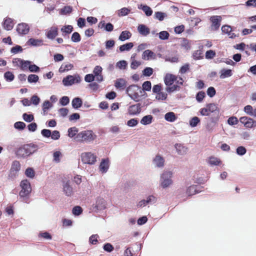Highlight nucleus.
Returning <instances> with one entry per match:
<instances>
[{"label": "nucleus", "instance_id": "1", "mask_svg": "<svg viewBox=\"0 0 256 256\" xmlns=\"http://www.w3.org/2000/svg\"><path fill=\"white\" fill-rule=\"evenodd\" d=\"M42 144H36L34 142L24 144L15 150V154L18 158L26 159L36 152Z\"/></svg>", "mask_w": 256, "mask_h": 256}, {"label": "nucleus", "instance_id": "2", "mask_svg": "<svg viewBox=\"0 0 256 256\" xmlns=\"http://www.w3.org/2000/svg\"><path fill=\"white\" fill-rule=\"evenodd\" d=\"M21 190L19 192V200L20 202L29 204L30 202L32 187L30 182L26 179L21 181L20 184Z\"/></svg>", "mask_w": 256, "mask_h": 256}, {"label": "nucleus", "instance_id": "3", "mask_svg": "<svg viewBox=\"0 0 256 256\" xmlns=\"http://www.w3.org/2000/svg\"><path fill=\"white\" fill-rule=\"evenodd\" d=\"M96 138V136L92 130H84L78 133L74 137V140L79 142H90Z\"/></svg>", "mask_w": 256, "mask_h": 256}, {"label": "nucleus", "instance_id": "4", "mask_svg": "<svg viewBox=\"0 0 256 256\" xmlns=\"http://www.w3.org/2000/svg\"><path fill=\"white\" fill-rule=\"evenodd\" d=\"M138 90H140V86L136 84H132L126 88V92L131 99L138 102L140 100V96L138 92Z\"/></svg>", "mask_w": 256, "mask_h": 256}, {"label": "nucleus", "instance_id": "5", "mask_svg": "<svg viewBox=\"0 0 256 256\" xmlns=\"http://www.w3.org/2000/svg\"><path fill=\"white\" fill-rule=\"evenodd\" d=\"M172 172L170 171L164 172L160 176V184L162 188H165L172 184Z\"/></svg>", "mask_w": 256, "mask_h": 256}, {"label": "nucleus", "instance_id": "6", "mask_svg": "<svg viewBox=\"0 0 256 256\" xmlns=\"http://www.w3.org/2000/svg\"><path fill=\"white\" fill-rule=\"evenodd\" d=\"M80 81V76L78 74H76L73 76H67L63 78L62 82L64 86H71L75 84H79Z\"/></svg>", "mask_w": 256, "mask_h": 256}, {"label": "nucleus", "instance_id": "7", "mask_svg": "<svg viewBox=\"0 0 256 256\" xmlns=\"http://www.w3.org/2000/svg\"><path fill=\"white\" fill-rule=\"evenodd\" d=\"M62 189L64 194L67 196H71L74 195V190L72 186L70 184V180H62Z\"/></svg>", "mask_w": 256, "mask_h": 256}, {"label": "nucleus", "instance_id": "8", "mask_svg": "<svg viewBox=\"0 0 256 256\" xmlns=\"http://www.w3.org/2000/svg\"><path fill=\"white\" fill-rule=\"evenodd\" d=\"M83 163L88 164H94L96 159V156L90 152L82 153L81 156Z\"/></svg>", "mask_w": 256, "mask_h": 256}, {"label": "nucleus", "instance_id": "9", "mask_svg": "<svg viewBox=\"0 0 256 256\" xmlns=\"http://www.w3.org/2000/svg\"><path fill=\"white\" fill-rule=\"evenodd\" d=\"M20 169V164L18 161L14 160L13 162L12 167L8 174V178L14 180L18 176V172Z\"/></svg>", "mask_w": 256, "mask_h": 256}, {"label": "nucleus", "instance_id": "10", "mask_svg": "<svg viewBox=\"0 0 256 256\" xmlns=\"http://www.w3.org/2000/svg\"><path fill=\"white\" fill-rule=\"evenodd\" d=\"M210 20L212 22L210 26L212 30H217L219 29L222 18L220 16H212L210 17Z\"/></svg>", "mask_w": 256, "mask_h": 256}, {"label": "nucleus", "instance_id": "11", "mask_svg": "<svg viewBox=\"0 0 256 256\" xmlns=\"http://www.w3.org/2000/svg\"><path fill=\"white\" fill-rule=\"evenodd\" d=\"M106 208V202L105 200L100 198H97L96 202L92 206V210L94 212L104 210Z\"/></svg>", "mask_w": 256, "mask_h": 256}, {"label": "nucleus", "instance_id": "12", "mask_svg": "<svg viewBox=\"0 0 256 256\" xmlns=\"http://www.w3.org/2000/svg\"><path fill=\"white\" fill-rule=\"evenodd\" d=\"M142 107L140 103L130 106L128 108V112L131 116L138 115L140 113Z\"/></svg>", "mask_w": 256, "mask_h": 256}, {"label": "nucleus", "instance_id": "13", "mask_svg": "<svg viewBox=\"0 0 256 256\" xmlns=\"http://www.w3.org/2000/svg\"><path fill=\"white\" fill-rule=\"evenodd\" d=\"M16 30L19 34L25 35L29 32L30 26L26 23H20L18 24Z\"/></svg>", "mask_w": 256, "mask_h": 256}, {"label": "nucleus", "instance_id": "14", "mask_svg": "<svg viewBox=\"0 0 256 256\" xmlns=\"http://www.w3.org/2000/svg\"><path fill=\"white\" fill-rule=\"evenodd\" d=\"M202 188V187L200 185H192L187 188L186 192L188 196H190L200 192Z\"/></svg>", "mask_w": 256, "mask_h": 256}, {"label": "nucleus", "instance_id": "15", "mask_svg": "<svg viewBox=\"0 0 256 256\" xmlns=\"http://www.w3.org/2000/svg\"><path fill=\"white\" fill-rule=\"evenodd\" d=\"M2 24L4 30H10L13 28L14 23L13 19L6 17L4 18Z\"/></svg>", "mask_w": 256, "mask_h": 256}, {"label": "nucleus", "instance_id": "16", "mask_svg": "<svg viewBox=\"0 0 256 256\" xmlns=\"http://www.w3.org/2000/svg\"><path fill=\"white\" fill-rule=\"evenodd\" d=\"M222 33L227 34L229 36V38L234 39L238 36L234 33L232 32V27L229 25H224L222 27Z\"/></svg>", "mask_w": 256, "mask_h": 256}, {"label": "nucleus", "instance_id": "17", "mask_svg": "<svg viewBox=\"0 0 256 256\" xmlns=\"http://www.w3.org/2000/svg\"><path fill=\"white\" fill-rule=\"evenodd\" d=\"M109 166L110 162L108 158H102L99 166L100 170L102 173H106L108 172Z\"/></svg>", "mask_w": 256, "mask_h": 256}, {"label": "nucleus", "instance_id": "18", "mask_svg": "<svg viewBox=\"0 0 256 256\" xmlns=\"http://www.w3.org/2000/svg\"><path fill=\"white\" fill-rule=\"evenodd\" d=\"M58 35V28L56 26L51 27L46 32V36L50 40H54Z\"/></svg>", "mask_w": 256, "mask_h": 256}, {"label": "nucleus", "instance_id": "19", "mask_svg": "<svg viewBox=\"0 0 256 256\" xmlns=\"http://www.w3.org/2000/svg\"><path fill=\"white\" fill-rule=\"evenodd\" d=\"M177 77L170 74H166L164 77V82L166 86H170L176 80Z\"/></svg>", "mask_w": 256, "mask_h": 256}, {"label": "nucleus", "instance_id": "20", "mask_svg": "<svg viewBox=\"0 0 256 256\" xmlns=\"http://www.w3.org/2000/svg\"><path fill=\"white\" fill-rule=\"evenodd\" d=\"M153 163L155 166L162 168L164 166V160L162 156L157 154L153 160Z\"/></svg>", "mask_w": 256, "mask_h": 256}, {"label": "nucleus", "instance_id": "21", "mask_svg": "<svg viewBox=\"0 0 256 256\" xmlns=\"http://www.w3.org/2000/svg\"><path fill=\"white\" fill-rule=\"evenodd\" d=\"M18 61L20 62L19 67L24 71L27 70L28 68L29 69L30 66L32 63L30 60H25L19 58H16L15 62Z\"/></svg>", "mask_w": 256, "mask_h": 256}, {"label": "nucleus", "instance_id": "22", "mask_svg": "<svg viewBox=\"0 0 256 256\" xmlns=\"http://www.w3.org/2000/svg\"><path fill=\"white\" fill-rule=\"evenodd\" d=\"M156 57V54L152 50H146L143 52L142 58L144 60H148L150 59L154 60Z\"/></svg>", "mask_w": 256, "mask_h": 256}, {"label": "nucleus", "instance_id": "23", "mask_svg": "<svg viewBox=\"0 0 256 256\" xmlns=\"http://www.w3.org/2000/svg\"><path fill=\"white\" fill-rule=\"evenodd\" d=\"M138 32L143 36H147L150 33V28L144 24H139L138 26Z\"/></svg>", "mask_w": 256, "mask_h": 256}, {"label": "nucleus", "instance_id": "24", "mask_svg": "<svg viewBox=\"0 0 256 256\" xmlns=\"http://www.w3.org/2000/svg\"><path fill=\"white\" fill-rule=\"evenodd\" d=\"M83 104L82 99L80 97H75L72 101V106L74 109L78 110Z\"/></svg>", "mask_w": 256, "mask_h": 256}, {"label": "nucleus", "instance_id": "25", "mask_svg": "<svg viewBox=\"0 0 256 256\" xmlns=\"http://www.w3.org/2000/svg\"><path fill=\"white\" fill-rule=\"evenodd\" d=\"M174 147L178 154L184 156L186 154L188 148L183 144H176Z\"/></svg>", "mask_w": 256, "mask_h": 256}, {"label": "nucleus", "instance_id": "26", "mask_svg": "<svg viewBox=\"0 0 256 256\" xmlns=\"http://www.w3.org/2000/svg\"><path fill=\"white\" fill-rule=\"evenodd\" d=\"M27 44L33 46H42L44 43L42 40L30 38L28 40Z\"/></svg>", "mask_w": 256, "mask_h": 256}, {"label": "nucleus", "instance_id": "27", "mask_svg": "<svg viewBox=\"0 0 256 256\" xmlns=\"http://www.w3.org/2000/svg\"><path fill=\"white\" fill-rule=\"evenodd\" d=\"M138 8L142 10L147 16H152L153 12L152 9L147 5L141 4L138 6Z\"/></svg>", "mask_w": 256, "mask_h": 256}, {"label": "nucleus", "instance_id": "28", "mask_svg": "<svg viewBox=\"0 0 256 256\" xmlns=\"http://www.w3.org/2000/svg\"><path fill=\"white\" fill-rule=\"evenodd\" d=\"M220 73V78L221 79H224L225 78L230 77L232 75V70L230 69H222Z\"/></svg>", "mask_w": 256, "mask_h": 256}, {"label": "nucleus", "instance_id": "29", "mask_svg": "<svg viewBox=\"0 0 256 256\" xmlns=\"http://www.w3.org/2000/svg\"><path fill=\"white\" fill-rule=\"evenodd\" d=\"M132 36V34L130 31L124 30L122 31L118 38V40L122 42L128 40Z\"/></svg>", "mask_w": 256, "mask_h": 256}, {"label": "nucleus", "instance_id": "30", "mask_svg": "<svg viewBox=\"0 0 256 256\" xmlns=\"http://www.w3.org/2000/svg\"><path fill=\"white\" fill-rule=\"evenodd\" d=\"M165 120L169 122H174L177 119V116L174 112H168L164 115Z\"/></svg>", "mask_w": 256, "mask_h": 256}, {"label": "nucleus", "instance_id": "31", "mask_svg": "<svg viewBox=\"0 0 256 256\" xmlns=\"http://www.w3.org/2000/svg\"><path fill=\"white\" fill-rule=\"evenodd\" d=\"M133 46L134 44L132 42H128L120 46L119 47V50L120 52L129 51L133 48Z\"/></svg>", "mask_w": 256, "mask_h": 256}, {"label": "nucleus", "instance_id": "32", "mask_svg": "<svg viewBox=\"0 0 256 256\" xmlns=\"http://www.w3.org/2000/svg\"><path fill=\"white\" fill-rule=\"evenodd\" d=\"M78 130L77 128L74 126L70 128L68 130V136L70 138H74L78 134Z\"/></svg>", "mask_w": 256, "mask_h": 256}, {"label": "nucleus", "instance_id": "33", "mask_svg": "<svg viewBox=\"0 0 256 256\" xmlns=\"http://www.w3.org/2000/svg\"><path fill=\"white\" fill-rule=\"evenodd\" d=\"M153 116L152 115L144 116L140 120V123L143 125H148L152 122Z\"/></svg>", "mask_w": 256, "mask_h": 256}, {"label": "nucleus", "instance_id": "34", "mask_svg": "<svg viewBox=\"0 0 256 256\" xmlns=\"http://www.w3.org/2000/svg\"><path fill=\"white\" fill-rule=\"evenodd\" d=\"M73 30V27L71 25H66L61 28L62 36H65L66 34H70Z\"/></svg>", "mask_w": 256, "mask_h": 256}, {"label": "nucleus", "instance_id": "35", "mask_svg": "<svg viewBox=\"0 0 256 256\" xmlns=\"http://www.w3.org/2000/svg\"><path fill=\"white\" fill-rule=\"evenodd\" d=\"M73 64H62L60 66L58 71L60 73H62L72 70L73 68Z\"/></svg>", "mask_w": 256, "mask_h": 256}, {"label": "nucleus", "instance_id": "36", "mask_svg": "<svg viewBox=\"0 0 256 256\" xmlns=\"http://www.w3.org/2000/svg\"><path fill=\"white\" fill-rule=\"evenodd\" d=\"M126 84V80L123 78H118L114 82V86L116 88H124Z\"/></svg>", "mask_w": 256, "mask_h": 256}, {"label": "nucleus", "instance_id": "37", "mask_svg": "<svg viewBox=\"0 0 256 256\" xmlns=\"http://www.w3.org/2000/svg\"><path fill=\"white\" fill-rule=\"evenodd\" d=\"M166 16L167 14L166 13L162 12H155L154 15V18L160 21H162Z\"/></svg>", "mask_w": 256, "mask_h": 256}, {"label": "nucleus", "instance_id": "38", "mask_svg": "<svg viewBox=\"0 0 256 256\" xmlns=\"http://www.w3.org/2000/svg\"><path fill=\"white\" fill-rule=\"evenodd\" d=\"M206 106L210 113L216 112L217 111L218 114L219 110L216 104L214 103L208 104H206Z\"/></svg>", "mask_w": 256, "mask_h": 256}, {"label": "nucleus", "instance_id": "39", "mask_svg": "<svg viewBox=\"0 0 256 256\" xmlns=\"http://www.w3.org/2000/svg\"><path fill=\"white\" fill-rule=\"evenodd\" d=\"M39 80V77L35 74H30L28 77V82L30 83H36Z\"/></svg>", "mask_w": 256, "mask_h": 256}, {"label": "nucleus", "instance_id": "40", "mask_svg": "<svg viewBox=\"0 0 256 256\" xmlns=\"http://www.w3.org/2000/svg\"><path fill=\"white\" fill-rule=\"evenodd\" d=\"M4 77L6 81L12 82L14 78V76L12 72L8 71L4 74Z\"/></svg>", "mask_w": 256, "mask_h": 256}, {"label": "nucleus", "instance_id": "41", "mask_svg": "<svg viewBox=\"0 0 256 256\" xmlns=\"http://www.w3.org/2000/svg\"><path fill=\"white\" fill-rule=\"evenodd\" d=\"M156 35H158L159 38L161 40H168L170 36V34L166 30L162 31L156 34Z\"/></svg>", "mask_w": 256, "mask_h": 256}, {"label": "nucleus", "instance_id": "42", "mask_svg": "<svg viewBox=\"0 0 256 256\" xmlns=\"http://www.w3.org/2000/svg\"><path fill=\"white\" fill-rule=\"evenodd\" d=\"M154 72L152 68L150 67H146L142 71V75L144 76H150Z\"/></svg>", "mask_w": 256, "mask_h": 256}, {"label": "nucleus", "instance_id": "43", "mask_svg": "<svg viewBox=\"0 0 256 256\" xmlns=\"http://www.w3.org/2000/svg\"><path fill=\"white\" fill-rule=\"evenodd\" d=\"M200 122V119L197 116L192 118L189 121L190 126L191 127H196Z\"/></svg>", "mask_w": 256, "mask_h": 256}, {"label": "nucleus", "instance_id": "44", "mask_svg": "<svg viewBox=\"0 0 256 256\" xmlns=\"http://www.w3.org/2000/svg\"><path fill=\"white\" fill-rule=\"evenodd\" d=\"M25 174L28 178H33L35 176V172L32 168H28L25 171Z\"/></svg>", "mask_w": 256, "mask_h": 256}, {"label": "nucleus", "instance_id": "45", "mask_svg": "<svg viewBox=\"0 0 256 256\" xmlns=\"http://www.w3.org/2000/svg\"><path fill=\"white\" fill-rule=\"evenodd\" d=\"M22 116L23 120L27 122H30L34 120V116L32 114L24 113Z\"/></svg>", "mask_w": 256, "mask_h": 256}, {"label": "nucleus", "instance_id": "46", "mask_svg": "<svg viewBox=\"0 0 256 256\" xmlns=\"http://www.w3.org/2000/svg\"><path fill=\"white\" fill-rule=\"evenodd\" d=\"M52 104L50 102V101L46 100H45L42 106V110L44 112V114H45V112H47L50 108H52Z\"/></svg>", "mask_w": 256, "mask_h": 256}, {"label": "nucleus", "instance_id": "47", "mask_svg": "<svg viewBox=\"0 0 256 256\" xmlns=\"http://www.w3.org/2000/svg\"><path fill=\"white\" fill-rule=\"evenodd\" d=\"M205 97L206 94L204 91L198 92L196 96V100L198 102H202Z\"/></svg>", "mask_w": 256, "mask_h": 256}, {"label": "nucleus", "instance_id": "48", "mask_svg": "<svg viewBox=\"0 0 256 256\" xmlns=\"http://www.w3.org/2000/svg\"><path fill=\"white\" fill-rule=\"evenodd\" d=\"M221 161L217 158L211 156L210 158L208 163L211 166H218Z\"/></svg>", "mask_w": 256, "mask_h": 256}, {"label": "nucleus", "instance_id": "49", "mask_svg": "<svg viewBox=\"0 0 256 256\" xmlns=\"http://www.w3.org/2000/svg\"><path fill=\"white\" fill-rule=\"evenodd\" d=\"M72 8L70 6H64L60 10L61 14H67L72 12Z\"/></svg>", "mask_w": 256, "mask_h": 256}, {"label": "nucleus", "instance_id": "50", "mask_svg": "<svg viewBox=\"0 0 256 256\" xmlns=\"http://www.w3.org/2000/svg\"><path fill=\"white\" fill-rule=\"evenodd\" d=\"M130 12V9L127 8H123L118 10V15L120 16H127Z\"/></svg>", "mask_w": 256, "mask_h": 256}, {"label": "nucleus", "instance_id": "51", "mask_svg": "<svg viewBox=\"0 0 256 256\" xmlns=\"http://www.w3.org/2000/svg\"><path fill=\"white\" fill-rule=\"evenodd\" d=\"M23 50L22 47L20 45H16L10 49V52L13 54H16L22 52Z\"/></svg>", "mask_w": 256, "mask_h": 256}, {"label": "nucleus", "instance_id": "52", "mask_svg": "<svg viewBox=\"0 0 256 256\" xmlns=\"http://www.w3.org/2000/svg\"><path fill=\"white\" fill-rule=\"evenodd\" d=\"M128 66V62L124 60H122L118 61L116 66L120 70H125Z\"/></svg>", "mask_w": 256, "mask_h": 256}, {"label": "nucleus", "instance_id": "53", "mask_svg": "<svg viewBox=\"0 0 256 256\" xmlns=\"http://www.w3.org/2000/svg\"><path fill=\"white\" fill-rule=\"evenodd\" d=\"M246 152V149L243 146H239L236 149V153L238 155L242 156Z\"/></svg>", "mask_w": 256, "mask_h": 256}, {"label": "nucleus", "instance_id": "54", "mask_svg": "<svg viewBox=\"0 0 256 256\" xmlns=\"http://www.w3.org/2000/svg\"><path fill=\"white\" fill-rule=\"evenodd\" d=\"M71 40L74 42H78L80 41L81 37L78 32H74L72 36Z\"/></svg>", "mask_w": 256, "mask_h": 256}, {"label": "nucleus", "instance_id": "55", "mask_svg": "<svg viewBox=\"0 0 256 256\" xmlns=\"http://www.w3.org/2000/svg\"><path fill=\"white\" fill-rule=\"evenodd\" d=\"M142 88L144 91L149 92L152 89V84L149 80L144 82L142 85Z\"/></svg>", "mask_w": 256, "mask_h": 256}, {"label": "nucleus", "instance_id": "56", "mask_svg": "<svg viewBox=\"0 0 256 256\" xmlns=\"http://www.w3.org/2000/svg\"><path fill=\"white\" fill-rule=\"evenodd\" d=\"M26 126V124L22 122H17L14 124V128L18 130H23Z\"/></svg>", "mask_w": 256, "mask_h": 256}, {"label": "nucleus", "instance_id": "57", "mask_svg": "<svg viewBox=\"0 0 256 256\" xmlns=\"http://www.w3.org/2000/svg\"><path fill=\"white\" fill-rule=\"evenodd\" d=\"M82 212V208L80 206H75L73 208L72 212L75 216H80Z\"/></svg>", "mask_w": 256, "mask_h": 256}, {"label": "nucleus", "instance_id": "58", "mask_svg": "<svg viewBox=\"0 0 256 256\" xmlns=\"http://www.w3.org/2000/svg\"><path fill=\"white\" fill-rule=\"evenodd\" d=\"M193 58L196 60H200L202 58V52L201 50L194 51L192 54Z\"/></svg>", "mask_w": 256, "mask_h": 256}, {"label": "nucleus", "instance_id": "59", "mask_svg": "<svg viewBox=\"0 0 256 256\" xmlns=\"http://www.w3.org/2000/svg\"><path fill=\"white\" fill-rule=\"evenodd\" d=\"M40 134L44 138H50L52 136V130L48 129H42Z\"/></svg>", "mask_w": 256, "mask_h": 256}, {"label": "nucleus", "instance_id": "60", "mask_svg": "<svg viewBox=\"0 0 256 256\" xmlns=\"http://www.w3.org/2000/svg\"><path fill=\"white\" fill-rule=\"evenodd\" d=\"M103 249L108 252H111L114 250L113 246L110 243H106L103 246Z\"/></svg>", "mask_w": 256, "mask_h": 256}, {"label": "nucleus", "instance_id": "61", "mask_svg": "<svg viewBox=\"0 0 256 256\" xmlns=\"http://www.w3.org/2000/svg\"><path fill=\"white\" fill-rule=\"evenodd\" d=\"M145 200L147 204H152L156 202V198L153 195H150L148 196Z\"/></svg>", "mask_w": 256, "mask_h": 256}, {"label": "nucleus", "instance_id": "62", "mask_svg": "<svg viewBox=\"0 0 256 256\" xmlns=\"http://www.w3.org/2000/svg\"><path fill=\"white\" fill-rule=\"evenodd\" d=\"M70 102V98L67 96H63L60 100V103L62 106L68 105Z\"/></svg>", "mask_w": 256, "mask_h": 256}, {"label": "nucleus", "instance_id": "63", "mask_svg": "<svg viewBox=\"0 0 256 256\" xmlns=\"http://www.w3.org/2000/svg\"><path fill=\"white\" fill-rule=\"evenodd\" d=\"M244 126L248 128H252L256 127V120L250 118V120H248Z\"/></svg>", "mask_w": 256, "mask_h": 256}, {"label": "nucleus", "instance_id": "64", "mask_svg": "<svg viewBox=\"0 0 256 256\" xmlns=\"http://www.w3.org/2000/svg\"><path fill=\"white\" fill-rule=\"evenodd\" d=\"M60 136V134L59 131L54 130L52 132V136H50L52 140H58Z\"/></svg>", "mask_w": 256, "mask_h": 256}]
</instances>
